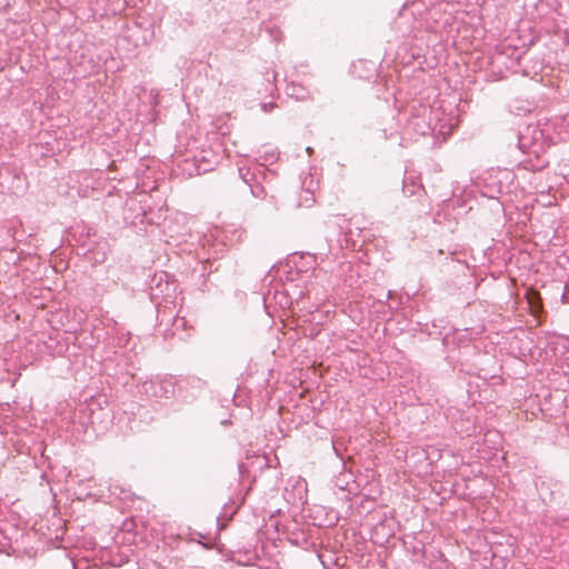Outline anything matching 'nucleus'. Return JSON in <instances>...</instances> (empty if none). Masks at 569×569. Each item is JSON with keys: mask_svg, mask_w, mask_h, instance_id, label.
I'll list each match as a JSON object with an SVG mask.
<instances>
[{"mask_svg": "<svg viewBox=\"0 0 569 569\" xmlns=\"http://www.w3.org/2000/svg\"><path fill=\"white\" fill-rule=\"evenodd\" d=\"M266 168L256 166L253 170L250 168H239V173L242 180L250 187L251 193L258 199H263L267 194L264 187L259 182V177L263 176Z\"/></svg>", "mask_w": 569, "mask_h": 569, "instance_id": "f03ea898", "label": "nucleus"}, {"mask_svg": "<svg viewBox=\"0 0 569 569\" xmlns=\"http://www.w3.org/2000/svg\"><path fill=\"white\" fill-rule=\"evenodd\" d=\"M212 169H213V167H212V166H203V167L198 166V173L207 172V171H210V170H212Z\"/></svg>", "mask_w": 569, "mask_h": 569, "instance_id": "20e7f679", "label": "nucleus"}, {"mask_svg": "<svg viewBox=\"0 0 569 569\" xmlns=\"http://www.w3.org/2000/svg\"><path fill=\"white\" fill-rule=\"evenodd\" d=\"M315 201H316V199H315L313 193L310 191H306L305 202L307 203V206L312 204Z\"/></svg>", "mask_w": 569, "mask_h": 569, "instance_id": "7ed1b4c3", "label": "nucleus"}, {"mask_svg": "<svg viewBox=\"0 0 569 569\" xmlns=\"http://www.w3.org/2000/svg\"><path fill=\"white\" fill-rule=\"evenodd\" d=\"M274 107H276V104H273V103H264V104H262V110H263L264 112H269V111H270V110H272Z\"/></svg>", "mask_w": 569, "mask_h": 569, "instance_id": "39448f33", "label": "nucleus"}, {"mask_svg": "<svg viewBox=\"0 0 569 569\" xmlns=\"http://www.w3.org/2000/svg\"><path fill=\"white\" fill-rule=\"evenodd\" d=\"M176 379L172 376L154 377L141 383V391L150 397L169 398L174 393Z\"/></svg>", "mask_w": 569, "mask_h": 569, "instance_id": "f257e3e1", "label": "nucleus"}]
</instances>
